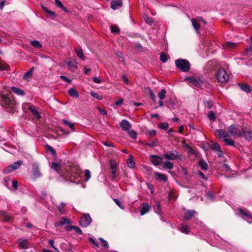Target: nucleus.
<instances>
[{"instance_id": "nucleus-1", "label": "nucleus", "mask_w": 252, "mask_h": 252, "mask_svg": "<svg viewBox=\"0 0 252 252\" xmlns=\"http://www.w3.org/2000/svg\"><path fill=\"white\" fill-rule=\"evenodd\" d=\"M67 177L71 182L77 183L80 181L81 170L77 165H73L69 168Z\"/></svg>"}, {"instance_id": "nucleus-2", "label": "nucleus", "mask_w": 252, "mask_h": 252, "mask_svg": "<svg viewBox=\"0 0 252 252\" xmlns=\"http://www.w3.org/2000/svg\"><path fill=\"white\" fill-rule=\"evenodd\" d=\"M176 66L183 72H188L190 69L189 62L185 59H179L175 61Z\"/></svg>"}, {"instance_id": "nucleus-3", "label": "nucleus", "mask_w": 252, "mask_h": 252, "mask_svg": "<svg viewBox=\"0 0 252 252\" xmlns=\"http://www.w3.org/2000/svg\"><path fill=\"white\" fill-rule=\"evenodd\" d=\"M16 102L6 95L2 94L1 95L0 104L5 108H13L15 105Z\"/></svg>"}, {"instance_id": "nucleus-4", "label": "nucleus", "mask_w": 252, "mask_h": 252, "mask_svg": "<svg viewBox=\"0 0 252 252\" xmlns=\"http://www.w3.org/2000/svg\"><path fill=\"white\" fill-rule=\"evenodd\" d=\"M228 131L229 134L234 138L236 137H242V128L240 129L234 125H231L228 128Z\"/></svg>"}, {"instance_id": "nucleus-5", "label": "nucleus", "mask_w": 252, "mask_h": 252, "mask_svg": "<svg viewBox=\"0 0 252 252\" xmlns=\"http://www.w3.org/2000/svg\"><path fill=\"white\" fill-rule=\"evenodd\" d=\"M217 78L219 82H225L229 79V75L227 74L225 70L223 68H220L217 71Z\"/></svg>"}, {"instance_id": "nucleus-6", "label": "nucleus", "mask_w": 252, "mask_h": 252, "mask_svg": "<svg viewBox=\"0 0 252 252\" xmlns=\"http://www.w3.org/2000/svg\"><path fill=\"white\" fill-rule=\"evenodd\" d=\"M186 80L190 83L192 84L194 86L200 88L204 83V80L199 77L191 76L189 77L186 78Z\"/></svg>"}, {"instance_id": "nucleus-7", "label": "nucleus", "mask_w": 252, "mask_h": 252, "mask_svg": "<svg viewBox=\"0 0 252 252\" xmlns=\"http://www.w3.org/2000/svg\"><path fill=\"white\" fill-rule=\"evenodd\" d=\"M32 173L34 180L42 176V173L40 171V166L38 163L34 162L32 164Z\"/></svg>"}, {"instance_id": "nucleus-8", "label": "nucleus", "mask_w": 252, "mask_h": 252, "mask_svg": "<svg viewBox=\"0 0 252 252\" xmlns=\"http://www.w3.org/2000/svg\"><path fill=\"white\" fill-rule=\"evenodd\" d=\"M163 156L165 158L168 160H181L182 159V156L176 150H172L169 154H164Z\"/></svg>"}, {"instance_id": "nucleus-9", "label": "nucleus", "mask_w": 252, "mask_h": 252, "mask_svg": "<svg viewBox=\"0 0 252 252\" xmlns=\"http://www.w3.org/2000/svg\"><path fill=\"white\" fill-rule=\"evenodd\" d=\"M92 222V219L90 215L88 213L83 215V216L81 218L79 224L82 227H87Z\"/></svg>"}, {"instance_id": "nucleus-10", "label": "nucleus", "mask_w": 252, "mask_h": 252, "mask_svg": "<svg viewBox=\"0 0 252 252\" xmlns=\"http://www.w3.org/2000/svg\"><path fill=\"white\" fill-rule=\"evenodd\" d=\"M242 137H244L245 139L248 141L252 140V130L248 129L245 127H242Z\"/></svg>"}, {"instance_id": "nucleus-11", "label": "nucleus", "mask_w": 252, "mask_h": 252, "mask_svg": "<svg viewBox=\"0 0 252 252\" xmlns=\"http://www.w3.org/2000/svg\"><path fill=\"white\" fill-rule=\"evenodd\" d=\"M150 158L152 163L155 166H158L161 164L163 158L160 156L151 155Z\"/></svg>"}, {"instance_id": "nucleus-12", "label": "nucleus", "mask_w": 252, "mask_h": 252, "mask_svg": "<svg viewBox=\"0 0 252 252\" xmlns=\"http://www.w3.org/2000/svg\"><path fill=\"white\" fill-rule=\"evenodd\" d=\"M110 165L111 168V180H114L116 177V169L117 165L116 162L113 160H110Z\"/></svg>"}, {"instance_id": "nucleus-13", "label": "nucleus", "mask_w": 252, "mask_h": 252, "mask_svg": "<svg viewBox=\"0 0 252 252\" xmlns=\"http://www.w3.org/2000/svg\"><path fill=\"white\" fill-rule=\"evenodd\" d=\"M120 126L125 131L129 130L131 128V125L130 124L129 122L125 119L123 120L121 122Z\"/></svg>"}, {"instance_id": "nucleus-14", "label": "nucleus", "mask_w": 252, "mask_h": 252, "mask_svg": "<svg viewBox=\"0 0 252 252\" xmlns=\"http://www.w3.org/2000/svg\"><path fill=\"white\" fill-rule=\"evenodd\" d=\"M71 221L69 220L65 217H62L61 218V220L58 222H55L54 225L56 227H59L60 226H63L65 224H70Z\"/></svg>"}, {"instance_id": "nucleus-15", "label": "nucleus", "mask_w": 252, "mask_h": 252, "mask_svg": "<svg viewBox=\"0 0 252 252\" xmlns=\"http://www.w3.org/2000/svg\"><path fill=\"white\" fill-rule=\"evenodd\" d=\"M123 5V2L121 0H113L111 2V7L113 9H117Z\"/></svg>"}, {"instance_id": "nucleus-16", "label": "nucleus", "mask_w": 252, "mask_h": 252, "mask_svg": "<svg viewBox=\"0 0 252 252\" xmlns=\"http://www.w3.org/2000/svg\"><path fill=\"white\" fill-rule=\"evenodd\" d=\"M34 67L31 68L27 72L24 73L23 79L26 81H30L32 77V72Z\"/></svg>"}, {"instance_id": "nucleus-17", "label": "nucleus", "mask_w": 252, "mask_h": 252, "mask_svg": "<svg viewBox=\"0 0 252 252\" xmlns=\"http://www.w3.org/2000/svg\"><path fill=\"white\" fill-rule=\"evenodd\" d=\"M196 214V212L194 210H189L186 212L184 214V219L186 220H189L194 215Z\"/></svg>"}, {"instance_id": "nucleus-18", "label": "nucleus", "mask_w": 252, "mask_h": 252, "mask_svg": "<svg viewBox=\"0 0 252 252\" xmlns=\"http://www.w3.org/2000/svg\"><path fill=\"white\" fill-rule=\"evenodd\" d=\"M155 178L157 180H158L160 181L165 182L167 180V178L165 175L162 173H160L159 172H155L154 173Z\"/></svg>"}, {"instance_id": "nucleus-19", "label": "nucleus", "mask_w": 252, "mask_h": 252, "mask_svg": "<svg viewBox=\"0 0 252 252\" xmlns=\"http://www.w3.org/2000/svg\"><path fill=\"white\" fill-rule=\"evenodd\" d=\"M11 90L18 95L24 96L25 95V92L20 88L15 87H12L11 88Z\"/></svg>"}, {"instance_id": "nucleus-20", "label": "nucleus", "mask_w": 252, "mask_h": 252, "mask_svg": "<svg viewBox=\"0 0 252 252\" xmlns=\"http://www.w3.org/2000/svg\"><path fill=\"white\" fill-rule=\"evenodd\" d=\"M74 51L77 56L81 60H85V57L83 55V51L80 47L74 48Z\"/></svg>"}, {"instance_id": "nucleus-21", "label": "nucleus", "mask_w": 252, "mask_h": 252, "mask_svg": "<svg viewBox=\"0 0 252 252\" xmlns=\"http://www.w3.org/2000/svg\"><path fill=\"white\" fill-rule=\"evenodd\" d=\"M19 247L21 249H27L28 248V241L27 239L19 241Z\"/></svg>"}, {"instance_id": "nucleus-22", "label": "nucleus", "mask_w": 252, "mask_h": 252, "mask_svg": "<svg viewBox=\"0 0 252 252\" xmlns=\"http://www.w3.org/2000/svg\"><path fill=\"white\" fill-rule=\"evenodd\" d=\"M217 132L219 133L220 136L222 138L228 137L229 136V132H227L225 130L222 129H219L217 130Z\"/></svg>"}, {"instance_id": "nucleus-23", "label": "nucleus", "mask_w": 252, "mask_h": 252, "mask_svg": "<svg viewBox=\"0 0 252 252\" xmlns=\"http://www.w3.org/2000/svg\"><path fill=\"white\" fill-rule=\"evenodd\" d=\"M29 109L36 118L39 119L40 118V115L39 113L38 112V111L36 110V109L34 106H30L29 107Z\"/></svg>"}, {"instance_id": "nucleus-24", "label": "nucleus", "mask_w": 252, "mask_h": 252, "mask_svg": "<svg viewBox=\"0 0 252 252\" xmlns=\"http://www.w3.org/2000/svg\"><path fill=\"white\" fill-rule=\"evenodd\" d=\"M68 94L72 97L78 98L79 96L78 92L73 88H70L68 91Z\"/></svg>"}, {"instance_id": "nucleus-25", "label": "nucleus", "mask_w": 252, "mask_h": 252, "mask_svg": "<svg viewBox=\"0 0 252 252\" xmlns=\"http://www.w3.org/2000/svg\"><path fill=\"white\" fill-rule=\"evenodd\" d=\"M66 64L68 69L71 71H74L77 67V63L74 61H69Z\"/></svg>"}, {"instance_id": "nucleus-26", "label": "nucleus", "mask_w": 252, "mask_h": 252, "mask_svg": "<svg viewBox=\"0 0 252 252\" xmlns=\"http://www.w3.org/2000/svg\"><path fill=\"white\" fill-rule=\"evenodd\" d=\"M239 86H240L241 89L246 93H250L251 91V89L250 88V86L249 85L245 84H239Z\"/></svg>"}, {"instance_id": "nucleus-27", "label": "nucleus", "mask_w": 252, "mask_h": 252, "mask_svg": "<svg viewBox=\"0 0 252 252\" xmlns=\"http://www.w3.org/2000/svg\"><path fill=\"white\" fill-rule=\"evenodd\" d=\"M199 166L202 170H207L208 169V165L203 159H200L198 162Z\"/></svg>"}, {"instance_id": "nucleus-28", "label": "nucleus", "mask_w": 252, "mask_h": 252, "mask_svg": "<svg viewBox=\"0 0 252 252\" xmlns=\"http://www.w3.org/2000/svg\"><path fill=\"white\" fill-rule=\"evenodd\" d=\"M127 164L128 167L131 168L135 167V164L132 159V156L131 155L128 156V158L127 160Z\"/></svg>"}, {"instance_id": "nucleus-29", "label": "nucleus", "mask_w": 252, "mask_h": 252, "mask_svg": "<svg viewBox=\"0 0 252 252\" xmlns=\"http://www.w3.org/2000/svg\"><path fill=\"white\" fill-rule=\"evenodd\" d=\"M179 230L182 233L185 234H189V229L188 226L185 224H182L181 225V226L179 228Z\"/></svg>"}, {"instance_id": "nucleus-30", "label": "nucleus", "mask_w": 252, "mask_h": 252, "mask_svg": "<svg viewBox=\"0 0 252 252\" xmlns=\"http://www.w3.org/2000/svg\"><path fill=\"white\" fill-rule=\"evenodd\" d=\"M210 148L214 152H218L221 149L220 145L216 142H213L211 145Z\"/></svg>"}, {"instance_id": "nucleus-31", "label": "nucleus", "mask_w": 252, "mask_h": 252, "mask_svg": "<svg viewBox=\"0 0 252 252\" xmlns=\"http://www.w3.org/2000/svg\"><path fill=\"white\" fill-rule=\"evenodd\" d=\"M150 207L151 206H143V208H139V209H140L139 211L140 213V215L141 216H143L146 213H148L150 210Z\"/></svg>"}, {"instance_id": "nucleus-32", "label": "nucleus", "mask_w": 252, "mask_h": 252, "mask_svg": "<svg viewBox=\"0 0 252 252\" xmlns=\"http://www.w3.org/2000/svg\"><path fill=\"white\" fill-rule=\"evenodd\" d=\"M163 167L166 169H172L173 168V165L170 161H166L163 163Z\"/></svg>"}, {"instance_id": "nucleus-33", "label": "nucleus", "mask_w": 252, "mask_h": 252, "mask_svg": "<svg viewBox=\"0 0 252 252\" xmlns=\"http://www.w3.org/2000/svg\"><path fill=\"white\" fill-rule=\"evenodd\" d=\"M31 45L36 48H41L42 47V45L37 40H32L30 42Z\"/></svg>"}, {"instance_id": "nucleus-34", "label": "nucleus", "mask_w": 252, "mask_h": 252, "mask_svg": "<svg viewBox=\"0 0 252 252\" xmlns=\"http://www.w3.org/2000/svg\"><path fill=\"white\" fill-rule=\"evenodd\" d=\"M246 56H250L252 55V44H250L246 49L244 52Z\"/></svg>"}, {"instance_id": "nucleus-35", "label": "nucleus", "mask_w": 252, "mask_h": 252, "mask_svg": "<svg viewBox=\"0 0 252 252\" xmlns=\"http://www.w3.org/2000/svg\"><path fill=\"white\" fill-rule=\"evenodd\" d=\"M223 141L228 146H234L235 142L232 139L226 137L224 138Z\"/></svg>"}, {"instance_id": "nucleus-36", "label": "nucleus", "mask_w": 252, "mask_h": 252, "mask_svg": "<svg viewBox=\"0 0 252 252\" xmlns=\"http://www.w3.org/2000/svg\"><path fill=\"white\" fill-rule=\"evenodd\" d=\"M23 164V161L22 160H18L17 161H16L12 164H11V166L13 167V169L14 170L18 169L20 165H21Z\"/></svg>"}, {"instance_id": "nucleus-37", "label": "nucleus", "mask_w": 252, "mask_h": 252, "mask_svg": "<svg viewBox=\"0 0 252 252\" xmlns=\"http://www.w3.org/2000/svg\"><path fill=\"white\" fill-rule=\"evenodd\" d=\"M60 164L58 162H52L51 168L58 172L60 169Z\"/></svg>"}, {"instance_id": "nucleus-38", "label": "nucleus", "mask_w": 252, "mask_h": 252, "mask_svg": "<svg viewBox=\"0 0 252 252\" xmlns=\"http://www.w3.org/2000/svg\"><path fill=\"white\" fill-rule=\"evenodd\" d=\"M63 123L67 126H68L72 130V131H74V125L71 123L70 122L67 121L66 120L63 119Z\"/></svg>"}, {"instance_id": "nucleus-39", "label": "nucleus", "mask_w": 252, "mask_h": 252, "mask_svg": "<svg viewBox=\"0 0 252 252\" xmlns=\"http://www.w3.org/2000/svg\"><path fill=\"white\" fill-rule=\"evenodd\" d=\"M208 119L211 121L214 122L216 121V115L213 111H209L208 114Z\"/></svg>"}, {"instance_id": "nucleus-40", "label": "nucleus", "mask_w": 252, "mask_h": 252, "mask_svg": "<svg viewBox=\"0 0 252 252\" xmlns=\"http://www.w3.org/2000/svg\"><path fill=\"white\" fill-rule=\"evenodd\" d=\"M55 2L56 5L58 7H59L60 8H61L65 12L67 11V10L66 8V7H64L63 5V4H62V3L61 2V1L60 0H55Z\"/></svg>"}, {"instance_id": "nucleus-41", "label": "nucleus", "mask_w": 252, "mask_h": 252, "mask_svg": "<svg viewBox=\"0 0 252 252\" xmlns=\"http://www.w3.org/2000/svg\"><path fill=\"white\" fill-rule=\"evenodd\" d=\"M157 134V131L154 129L149 130L146 132V135L148 138H151L153 136L156 135Z\"/></svg>"}, {"instance_id": "nucleus-42", "label": "nucleus", "mask_w": 252, "mask_h": 252, "mask_svg": "<svg viewBox=\"0 0 252 252\" xmlns=\"http://www.w3.org/2000/svg\"><path fill=\"white\" fill-rule=\"evenodd\" d=\"M168 58L167 56L164 53L162 52L160 56V60L163 62L165 63L167 61Z\"/></svg>"}, {"instance_id": "nucleus-43", "label": "nucleus", "mask_w": 252, "mask_h": 252, "mask_svg": "<svg viewBox=\"0 0 252 252\" xmlns=\"http://www.w3.org/2000/svg\"><path fill=\"white\" fill-rule=\"evenodd\" d=\"M206 197L209 199H213L215 196V193L211 190H209L205 194Z\"/></svg>"}, {"instance_id": "nucleus-44", "label": "nucleus", "mask_w": 252, "mask_h": 252, "mask_svg": "<svg viewBox=\"0 0 252 252\" xmlns=\"http://www.w3.org/2000/svg\"><path fill=\"white\" fill-rule=\"evenodd\" d=\"M166 91L162 89L158 94V96L160 99H163L165 97Z\"/></svg>"}, {"instance_id": "nucleus-45", "label": "nucleus", "mask_w": 252, "mask_h": 252, "mask_svg": "<svg viewBox=\"0 0 252 252\" xmlns=\"http://www.w3.org/2000/svg\"><path fill=\"white\" fill-rule=\"evenodd\" d=\"M191 22H192V24L193 28L196 30H197L199 29L200 25L196 22V20L195 19H194V18L192 19Z\"/></svg>"}, {"instance_id": "nucleus-46", "label": "nucleus", "mask_w": 252, "mask_h": 252, "mask_svg": "<svg viewBox=\"0 0 252 252\" xmlns=\"http://www.w3.org/2000/svg\"><path fill=\"white\" fill-rule=\"evenodd\" d=\"M9 65L5 63H1L0 64V71L8 70Z\"/></svg>"}, {"instance_id": "nucleus-47", "label": "nucleus", "mask_w": 252, "mask_h": 252, "mask_svg": "<svg viewBox=\"0 0 252 252\" xmlns=\"http://www.w3.org/2000/svg\"><path fill=\"white\" fill-rule=\"evenodd\" d=\"M3 216L4 220L8 222L10 220L11 217L8 215V214L5 212H3L2 214Z\"/></svg>"}, {"instance_id": "nucleus-48", "label": "nucleus", "mask_w": 252, "mask_h": 252, "mask_svg": "<svg viewBox=\"0 0 252 252\" xmlns=\"http://www.w3.org/2000/svg\"><path fill=\"white\" fill-rule=\"evenodd\" d=\"M149 94L150 97L152 99V100L154 102L156 101V97L152 90L150 89H149Z\"/></svg>"}, {"instance_id": "nucleus-49", "label": "nucleus", "mask_w": 252, "mask_h": 252, "mask_svg": "<svg viewBox=\"0 0 252 252\" xmlns=\"http://www.w3.org/2000/svg\"><path fill=\"white\" fill-rule=\"evenodd\" d=\"M111 32L112 33H118L119 32V28L116 25L111 26Z\"/></svg>"}, {"instance_id": "nucleus-50", "label": "nucleus", "mask_w": 252, "mask_h": 252, "mask_svg": "<svg viewBox=\"0 0 252 252\" xmlns=\"http://www.w3.org/2000/svg\"><path fill=\"white\" fill-rule=\"evenodd\" d=\"M13 170H14L13 169L12 166L10 164V165H9L8 166H7L6 168H5L4 169V170H3V172L5 174H8V173L12 172Z\"/></svg>"}, {"instance_id": "nucleus-51", "label": "nucleus", "mask_w": 252, "mask_h": 252, "mask_svg": "<svg viewBox=\"0 0 252 252\" xmlns=\"http://www.w3.org/2000/svg\"><path fill=\"white\" fill-rule=\"evenodd\" d=\"M129 136L133 139H136L137 137V133L134 130H130L128 132Z\"/></svg>"}, {"instance_id": "nucleus-52", "label": "nucleus", "mask_w": 252, "mask_h": 252, "mask_svg": "<svg viewBox=\"0 0 252 252\" xmlns=\"http://www.w3.org/2000/svg\"><path fill=\"white\" fill-rule=\"evenodd\" d=\"M85 176L86 177V181H88L91 178V172L89 169H86L85 170Z\"/></svg>"}, {"instance_id": "nucleus-53", "label": "nucleus", "mask_w": 252, "mask_h": 252, "mask_svg": "<svg viewBox=\"0 0 252 252\" xmlns=\"http://www.w3.org/2000/svg\"><path fill=\"white\" fill-rule=\"evenodd\" d=\"M237 44L234 42H227L226 43V47L233 48L236 47Z\"/></svg>"}, {"instance_id": "nucleus-54", "label": "nucleus", "mask_w": 252, "mask_h": 252, "mask_svg": "<svg viewBox=\"0 0 252 252\" xmlns=\"http://www.w3.org/2000/svg\"><path fill=\"white\" fill-rule=\"evenodd\" d=\"M168 124L166 122L161 123L159 126V127L163 130H166L168 128Z\"/></svg>"}, {"instance_id": "nucleus-55", "label": "nucleus", "mask_w": 252, "mask_h": 252, "mask_svg": "<svg viewBox=\"0 0 252 252\" xmlns=\"http://www.w3.org/2000/svg\"><path fill=\"white\" fill-rule=\"evenodd\" d=\"M91 94L92 96H93L94 98H96V99L98 100H100L101 99V96L98 95V94L92 91L91 92Z\"/></svg>"}, {"instance_id": "nucleus-56", "label": "nucleus", "mask_w": 252, "mask_h": 252, "mask_svg": "<svg viewBox=\"0 0 252 252\" xmlns=\"http://www.w3.org/2000/svg\"><path fill=\"white\" fill-rule=\"evenodd\" d=\"M73 229L76 233H78V234L81 235L83 233V232L81 229L77 226L74 225L73 227Z\"/></svg>"}, {"instance_id": "nucleus-57", "label": "nucleus", "mask_w": 252, "mask_h": 252, "mask_svg": "<svg viewBox=\"0 0 252 252\" xmlns=\"http://www.w3.org/2000/svg\"><path fill=\"white\" fill-rule=\"evenodd\" d=\"M238 211H239V212L241 214L243 215H244V216H246V217H248V218H251V219H252V217H251V216H250V215L249 213L245 212L244 211H243L242 209H241L239 208V209H238Z\"/></svg>"}, {"instance_id": "nucleus-58", "label": "nucleus", "mask_w": 252, "mask_h": 252, "mask_svg": "<svg viewBox=\"0 0 252 252\" xmlns=\"http://www.w3.org/2000/svg\"><path fill=\"white\" fill-rule=\"evenodd\" d=\"M99 240L101 242V244L104 246V247H105L106 249H108L109 248V244L106 241L104 240L103 239L101 238H99Z\"/></svg>"}, {"instance_id": "nucleus-59", "label": "nucleus", "mask_w": 252, "mask_h": 252, "mask_svg": "<svg viewBox=\"0 0 252 252\" xmlns=\"http://www.w3.org/2000/svg\"><path fill=\"white\" fill-rule=\"evenodd\" d=\"M204 103L205 106L208 108H210L212 106V102L210 100L204 101Z\"/></svg>"}, {"instance_id": "nucleus-60", "label": "nucleus", "mask_w": 252, "mask_h": 252, "mask_svg": "<svg viewBox=\"0 0 252 252\" xmlns=\"http://www.w3.org/2000/svg\"><path fill=\"white\" fill-rule=\"evenodd\" d=\"M197 174L199 175V176L204 180L206 181L207 180L208 178L207 177L205 176L204 174L202 173L201 171H199L198 172Z\"/></svg>"}, {"instance_id": "nucleus-61", "label": "nucleus", "mask_w": 252, "mask_h": 252, "mask_svg": "<svg viewBox=\"0 0 252 252\" xmlns=\"http://www.w3.org/2000/svg\"><path fill=\"white\" fill-rule=\"evenodd\" d=\"M145 20L146 23L149 25H152L154 22V20L152 18L147 17L146 18H145Z\"/></svg>"}, {"instance_id": "nucleus-62", "label": "nucleus", "mask_w": 252, "mask_h": 252, "mask_svg": "<svg viewBox=\"0 0 252 252\" xmlns=\"http://www.w3.org/2000/svg\"><path fill=\"white\" fill-rule=\"evenodd\" d=\"M117 56L119 58V61L121 62H124V58L123 57L122 53L121 52H118L117 53Z\"/></svg>"}, {"instance_id": "nucleus-63", "label": "nucleus", "mask_w": 252, "mask_h": 252, "mask_svg": "<svg viewBox=\"0 0 252 252\" xmlns=\"http://www.w3.org/2000/svg\"><path fill=\"white\" fill-rule=\"evenodd\" d=\"M49 244L51 246V247L56 251H58V250L54 246V241L52 239L49 240Z\"/></svg>"}, {"instance_id": "nucleus-64", "label": "nucleus", "mask_w": 252, "mask_h": 252, "mask_svg": "<svg viewBox=\"0 0 252 252\" xmlns=\"http://www.w3.org/2000/svg\"><path fill=\"white\" fill-rule=\"evenodd\" d=\"M12 186L15 189H17L18 188V182L15 180H13L12 182Z\"/></svg>"}]
</instances>
